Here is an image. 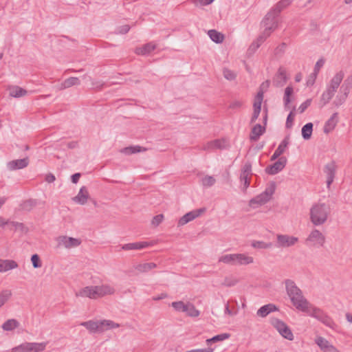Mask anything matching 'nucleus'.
I'll return each mask as SVG.
<instances>
[{
    "label": "nucleus",
    "instance_id": "a18cd8bd",
    "mask_svg": "<svg viewBox=\"0 0 352 352\" xmlns=\"http://www.w3.org/2000/svg\"><path fill=\"white\" fill-rule=\"evenodd\" d=\"M230 337L229 333H221L217 335L212 338H209L206 340V343L208 345H210L211 343L217 342L219 341H223L226 339H228Z\"/></svg>",
    "mask_w": 352,
    "mask_h": 352
},
{
    "label": "nucleus",
    "instance_id": "6e6552de",
    "mask_svg": "<svg viewBox=\"0 0 352 352\" xmlns=\"http://www.w3.org/2000/svg\"><path fill=\"white\" fill-rule=\"evenodd\" d=\"M278 16L270 10L262 21L261 23L263 28L272 32L274 31L278 26Z\"/></svg>",
    "mask_w": 352,
    "mask_h": 352
},
{
    "label": "nucleus",
    "instance_id": "f03ea898",
    "mask_svg": "<svg viewBox=\"0 0 352 352\" xmlns=\"http://www.w3.org/2000/svg\"><path fill=\"white\" fill-rule=\"evenodd\" d=\"M331 212L329 204L325 203H317L310 208V221L316 226L324 224Z\"/></svg>",
    "mask_w": 352,
    "mask_h": 352
},
{
    "label": "nucleus",
    "instance_id": "ea45409f",
    "mask_svg": "<svg viewBox=\"0 0 352 352\" xmlns=\"http://www.w3.org/2000/svg\"><path fill=\"white\" fill-rule=\"evenodd\" d=\"M313 131V124L311 122L307 123L302 128V136L305 140H309L311 137Z\"/></svg>",
    "mask_w": 352,
    "mask_h": 352
},
{
    "label": "nucleus",
    "instance_id": "c85d7f7f",
    "mask_svg": "<svg viewBox=\"0 0 352 352\" xmlns=\"http://www.w3.org/2000/svg\"><path fill=\"white\" fill-rule=\"evenodd\" d=\"M156 48V45L153 43H148L140 47L135 49V53L138 55H146L150 54Z\"/></svg>",
    "mask_w": 352,
    "mask_h": 352
},
{
    "label": "nucleus",
    "instance_id": "79ce46f5",
    "mask_svg": "<svg viewBox=\"0 0 352 352\" xmlns=\"http://www.w3.org/2000/svg\"><path fill=\"white\" fill-rule=\"evenodd\" d=\"M184 312L190 317H197L200 314L199 311L190 302L186 303V308Z\"/></svg>",
    "mask_w": 352,
    "mask_h": 352
},
{
    "label": "nucleus",
    "instance_id": "338daca9",
    "mask_svg": "<svg viewBox=\"0 0 352 352\" xmlns=\"http://www.w3.org/2000/svg\"><path fill=\"white\" fill-rule=\"evenodd\" d=\"M243 102L240 100H234L230 102L229 108L237 109L241 107Z\"/></svg>",
    "mask_w": 352,
    "mask_h": 352
},
{
    "label": "nucleus",
    "instance_id": "4d7b16f0",
    "mask_svg": "<svg viewBox=\"0 0 352 352\" xmlns=\"http://www.w3.org/2000/svg\"><path fill=\"white\" fill-rule=\"evenodd\" d=\"M31 262L34 268H39L42 266V263L38 254H34L31 256Z\"/></svg>",
    "mask_w": 352,
    "mask_h": 352
},
{
    "label": "nucleus",
    "instance_id": "bf43d9fd",
    "mask_svg": "<svg viewBox=\"0 0 352 352\" xmlns=\"http://www.w3.org/2000/svg\"><path fill=\"white\" fill-rule=\"evenodd\" d=\"M239 282V280L235 278L232 277H226L224 279L223 283H222L223 285L226 287H232L235 285Z\"/></svg>",
    "mask_w": 352,
    "mask_h": 352
},
{
    "label": "nucleus",
    "instance_id": "603ef678",
    "mask_svg": "<svg viewBox=\"0 0 352 352\" xmlns=\"http://www.w3.org/2000/svg\"><path fill=\"white\" fill-rule=\"evenodd\" d=\"M8 225L11 226V229L14 228L15 230H20L23 233L27 232V228L22 223L16 221H9V223Z\"/></svg>",
    "mask_w": 352,
    "mask_h": 352
},
{
    "label": "nucleus",
    "instance_id": "5701e85b",
    "mask_svg": "<svg viewBox=\"0 0 352 352\" xmlns=\"http://www.w3.org/2000/svg\"><path fill=\"white\" fill-rule=\"evenodd\" d=\"M352 79L349 78L344 81L340 89V92L342 94V95L339 98L340 101H345L349 94Z\"/></svg>",
    "mask_w": 352,
    "mask_h": 352
},
{
    "label": "nucleus",
    "instance_id": "72a5a7b5",
    "mask_svg": "<svg viewBox=\"0 0 352 352\" xmlns=\"http://www.w3.org/2000/svg\"><path fill=\"white\" fill-rule=\"evenodd\" d=\"M254 259L252 256H248L244 254H236L235 265H248L253 263Z\"/></svg>",
    "mask_w": 352,
    "mask_h": 352
},
{
    "label": "nucleus",
    "instance_id": "aec40b11",
    "mask_svg": "<svg viewBox=\"0 0 352 352\" xmlns=\"http://www.w3.org/2000/svg\"><path fill=\"white\" fill-rule=\"evenodd\" d=\"M287 82L286 72L284 69L280 67L278 73L273 79V84L275 87H279L283 86Z\"/></svg>",
    "mask_w": 352,
    "mask_h": 352
},
{
    "label": "nucleus",
    "instance_id": "20e7f679",
    "mask_svg": "<svg viewBox=\"0 0 352 352\" xmlns=\"http://www.w3.org/2000/svg\"><path fill=\"white\" fill-rule=\"evenodd\" d=\"M275 192V184L273 183L270 186L266 188L264 192L251 199L249 201V206L252 208H256L262 206L268 202Z\"/></svg>",
    "mask_w": 352,
    "mask_h": 352
},
{
    "label": "nucleus",
    "instance_id": "5fc2aeb1",
    "mask_svg": "<svg viewBox=\"0 0 352 352\" xmlns=\"http://www.w3.org/2000/svg\"><path fill=\"white\" fill-rule=\"evenodd\" d=\"M249 175H245L244 173H241L240 180L243 184L242 190L245 192L247 188L250 186V179L248 178Z\"/></svg>",
    "mask_w": 352,
    "mask_h": 352
},
{
    "label": "nucleus",
    "instance_id": "3c124183",
    "mask_svg": "<svg viewBox=\"0 0 352 352\" xmlns=\"http://www.w3.org/2000/svg\"><path fill=\"white\" fill-rule=\"evenodd\" d=\"M216 182V179L212 176L206 175L201 179V184L205 187H210Z\"/></svg>",
    "mask_w": 352,
    "mask_h": 352
},
{
    "label": "nucleus",
    "instance_id": "8fccbe9b",
    "mask_svg": "<svg viewBox=\"0 0 352 352\" xmlns=\"http://www.w3.org/2000/svg\"><path fill=\"white\" fill-rule=\"evenodd\" d=\"M315 342L322 351L330 344L327 340L321 336L316 338Z\"/></svg>",
    "mask_w": 352,
    "mask_h": 352
},
{
    "label": "nucleus",
    "instance_id": "39448f33",
    "mask_svg": "<svg viewBox=\"0 0 352 352\" xmlns=\"http://www.w3.org/2000/svg\"><path fill=\"white\" fill-rule=\"evenodd\" d=\"M47 342H24L12 349V352H42Z\"/></svg>",
    "mask_w": 352,
    "mask_h": 352
},
{
    "label": "nucleus",
    "instance_id": "cd10ccee",
    "mask_svg": "<svg viewBox=\"0 0 352 352\" xmlns=\"http://www.w3.org/2000/svg\"><path fill=\"white\" fill-rule=\"evenodd\" d=\"M80 325L85 327L91 333H99V320L82 322Z\"/></svg>",
    "mask_w": 352,
    "mask_h": 352
},
{
    "label": "nucleus",
    "instance_id": "6e6d98bb",
    "mask_svg": "<svg viewBox=\"0 0 352 352\" xmlns=\"http://www.w3.org/2000/svg\"><path fill=\"white\" fill-rule=\"evenodd\" d=\"M223 75L224 78L228 80H233L236 78V74L233 71H232L228 68L223 69Z\"/></svg>",
    "mask_w": 352,
    "mask_h": 352
},
{
    "label": "nucleus",
    "instance_id": "2eb2a0df",
    "mask_svg": "<svg viewBox=\"0 0 352 352\" xmlns=\"http://www.w3.org/2000/svg\"><path fill=\"white\" fill-rule=\"evenodd\" d=\"M344 76V74L342 71H340L339 72L336 73L330 80L329 85L327 86V89H329L333 93H336L338 88L340 85Z\"/></svg>",
    "mask_w": 352,
    "mask_h": 352
},
{
    "label": "nucleus",
    "instance_id": "4c0bfd02",
    "mask_svg": "<svg viewBox=\"0 0 352 352\" xmlns=\"http://www.w3.org/2000/svg\"><path fill=\"white\" fill-rule=\"evenodd\" d=\"M19 325V322L15 319H9L6 320L2 325V329L4 331H12Z\"/></svg>",
    "mask_w": 352,
    "mask_h": 352
},
{
    "label": "nucleus",
    "instance_id": "dca6fc26",
    "mask_svg": "<svg viewBox=\"0 0 352 352\" xmlns=\"http://www.w3.org/2000/svg\"><path fill=\"white\" fill-rule=\"evenodd\" d=\"M94 289L96 298H101L107 295H111L115 292V289L109 285L94 286Z\"/></svg>",
    "mask_w": 352,
    "mask_h": 352
},
{
    "label": "nucleus",
    "instance_id": "37998d69",
    "mask_svg": "<svg viewBox=\"0 0 352 352\" xmlns=\"http://www.w3.org/2000/svg\"><path fill=\"white\" fill-rule=\"evenodd\" d=\"M335 93L327 89L321 96L320 102H322V107L327 104L333 97Z\"/></svg>",
    "mask_w": 352,
    "mask_h": 352
},
{
    "label": "nucleus",
    "instance_id": "a19ab883",
    "mask_svg": "<svg viewBox=\"0 0 352 352\" xmlns=\"http://www.w3.org/2000/svg\"><path fill=\"white\" fill-rule=\"evenodd\" d=\"M236 257V254H230L223 255L221 257H219V262L235 265Z\"/></svg>",
    "mask_w": 352,
    "mask_h": 352
},
{
    "label": "nucleus",
    "instance_id": "f704fd0d",
    "mask_svg": "<svg viewBox=\"0 0 352 352\" xmlns=\"http://www.w3.org/2000/svg\"><path fill=\"white\" fill-rule=\"evenodd\" d=\"M147 149L140 146H131L125 147L121 150V152L125 155H131L133 153L146 151Z\"/></svg>",
    "mask_w": 352,
    "mask_h": 352
},
{
    "label": "nucleus",
    "instance_id": "0e129e2a",
    "mask_svg": "<svg viewBox=\"0 0 352 352\" xmlns=\"http://www.w3.org/2000/svg\"><path fill=\"white\" fill-rule=\"evenodd\" d=\"M163 219L164 215L162 214H157L153 218L151 223L156 227L162 222Z\"/></svg>",
    "mask_w": 352,
    "mask_h": 352
},
{
    "label": "nucleus",
    "instance_id": "f8f14e48",
    "mask_svg": "<svg viewBox=\"0 0 352 352\" xmlns=\"http://www.w3.org/2000/svg\"><path fill=\"white\" fill-rule=\"evenodd\" d=\"M287 164V159L285 157H280L273 164L268 166L265 168V172L269 175H276L282 170Z\"/></svg>",
    "mask_w": 352,
    "mask_h": 352
},
{
    "label": "nucleus",
    "instance_id": "b1692460",
    "mask_svg": "<svg viewBox=\"0 0 352 352\" xmlns=\"http://www.w3.org/2000/svg\"><path fill=\"white\" fill-rule=\"evenodd\" d=\"M119 327H120L119 324L115 323L112 320H99V333H102L107 330L115 329V328H117Z\"/></svg>",
    "mask_w": 352,
    "mask_h": 352
},
{
    "label": "nucleus",
    "instance_id": "13d9d810",
    "mask_svg": "<svg viewBox=\"0 0 352 352\" xmlns=\"http://www.w3.org/2000/svg\"><path fill=\"white\" fill-rule=\"evenodd\" d=\"M252 245L255 248H259V249H267L270 248L272 246V243H265L263 241H254L252 244Z\"/></svg>",
    "mask_w": 352,
    "mask_h": 352
},
{
    "label": "nucleus",
    "instance_id": "bb28decb",
    "mask_svg": "<svg viewBox=\"0 0 352 352\" xmlns=\"http://www.w3.org/2000/svg\"><path fill=\"white\" fill-rule=\"evenodd\" d=\"M146 241L126 243L122 246L123 250H142L149 246Z\"/></svg>",
    "mask_w": 352,
    "mask_h": 352
},
{
    "label": "nucleus",
    "instance_id": "de8ad7c7",
    "mask_svg": "<svg viewBox=\"0 0 352 352\" xmlns=\"http://www.w3.org/2000/svg\"><path fill=\"white\" fill-rule=\"evenodd\" d=\"M12 292L9 289L3 290L0 293V307H1L11 297Z\"/></svg>",
    "mask_w": 352,
    "mask_h": 352
},
{
    "label": "nucleus",
    "instance_id": "7c9ffc66",
    "mask_svg": "<svg viewBox=\"0 0 352 352\" xmlns=\"http://www.w3.org/2000/svg\"><path fill=\"white\" fill-rule=\"evenodd\" d=\"M80 81L77 77H70L65 79L60 85V89H65L72 86L79 85Z\"/></svg>",
    "mask_w": 352,
    "mask_h": 352
},
{
    "label": "nucleus",
    "instance_id": "f3484780",
    "mask_svg": "<svg viewBox=\"0 0 352 352\" xmlns=\"http://www.w3.org/2000/svg\"><path fill=\"white\" fill-rule=\"evenodd\" d=\"M226 147V143L223 140H214L207 142L203 146L204 151H213L216 149H223Z\"/></svg>",
    "mask_w": 352,
    "mask_h": 352
},
{
    "label": "nucleus",
    "instance_id": "9b49d317",
    "mask_svg": "<svg viewBox=\"0 0 352 352\" xmlns=\"http://www.w3.org/2000/svg\"><path fill=\"white\" fill-rule=\"evenodd\" d=\"M336 165L335 162L331 161L327 163L323 168V171L327 176V186L329 188L331 184L333 183L336 172Z\"/></svg>",
    "mask_w": 352,
    "mask_h": 352
},
{
    "label": "nucleus",
    "instance_id": "6ab92c4d",
    "mask_svg": "<svg viewBox=\"0 0 352 352\" xmlns=\"http://www.w3.org/2000/svg\"><path fill=\"white\" fill-rule=\"evenodd\" d=\"M89 197V192L85 186L80 188L78 195L72 198V200L78 204L84 205L87 203Z\"/></svg>",
    "mask_w": 352,
    "mask_h": 352
},
{
    "label": "nucleus",
    "instance_id": "4be33fe9",
    "mask_svg": "<svg viewBox=\"0 0 352 352\" xmlns=\"http://www.w3.org/2000/svg\"><path fill=\"white\" fill-rule=\"evenodd\" d=\"M278 308L273 304H267L259 308L256 312V315L261 318L266 317L270 313L277 311Z\"/></svg>",
    "mask_w": 352,
    "mask_h": 352
},
{
    "label": "nucleus",
    "instance_id": "9d476101",
    "mask_svg": "<svg viewBox=\"0 0 352 352\" xmlns=\"http://www.w3.org/2000/svg\"><path fill=\"white\" fill-rule=\"evenodd\" d=\"M58 248L64 247L69 249L75 248L80 244V241L78 239L69 237L67 236H60L57 238Z\"/></svg>",
    "mask_w": 352,
    "mask_h": 352
},
{
    "label": "nucleus",
    "instance_id": "393cba45",
    "mask_svg": "<svg viewBox=\"0 0 352 352\" xmlns=\"http://www.w3.org/2000/svg\"><path fill=\"white\" fill-rule=\"evenodd\" d=\"M265 127L262 126L260 124H256L251 131L250 139L251 141H257L260 136L265 132Z\"/></svg>",
    "mask_w": 352,
    "mask_h": 352
},
{
    "label": "nucleus",
    "instance_id": "ddd939ff",
    "mask_svg": "<svg viewBox=\"0 0 352 352\" xmlns=\"http://www.w3.org/2000/svg\"><path fill=\"white\" fill-rule=\"evenodd\" d=\"M278 247L288 248L295 245L298 239L296 236L287 234H278L276 236Z\"/></svg>",
    "mask_w": 352,
    "mask_h": 352
},
{
    "label": "nucleus",
    "instance_id": "473e14b6",
    "mask_svg": "<svg viewBox=\"0 0 352 352\" xmlns=\"http://www.w3.org/2000/svg\"><path fill=\"white\" fill-rule=\"evenodd\" d=\"M208 34L209 37L210 38V39L216 43H223V41H224V38H225V36L222 33H221L215 30H210L208 32Z\"/></svg>",
    "mask_w": 352,
    "mask_h": 352
},
{
    "label": "nucleus",
    "instance_id": "2f4dec72",
    "mask_svg": "<svg viewBox=\"0 0 352 352\" xmlns=\"http://www.w3.org/2000/svg\"><path fill=\"white\" fill-rule=\"evenodd\" d=\"M9 94L14 98H19L27 94V91L18 86H12L9 87Z\"/></svg>",
    "mask_w": 352,
    "mask_h": 352
},
{
    "label": "nucleus",
    "instance_id": "4468645a",
    "mask_svg": "<svg viewBox=\"0 0 352 352\" xmlns=\"http://www.w3.org/2000/svg\"><path fill=\"white\" fill-rule=\"evenodd\" d=\"M30 163V160L28 157L19 159V160H14L10 161L7 163V168L9 170L13 171L16 170H19L24 168L28 166Z\"/></svg>",
    "mask_w": 352,
    "mask_h": 352
},
{
    "label": "nucleus",
    "instance_id": "0eeeda50",
    "mask_svg": "<svg viewBox=\"0 0 352 352\" xmlns=\"http://www.w3.org/2000/svg\"><path fill=\"white\" fill-rule=\"evenodd\" d=\"M324 242V235L317 229L313 230L306 239V243L312 246H322Z\"/></svg>",
    "mask_w": 352,
    "mask_h": 352
},
{
    "label": "nucleus",
    "instance_id": "1a4fd4ad",
    "mask_svg": "<svg viewBox=\"0 0 352 352\" xmlns=\"http://www.w3.org/2000/svg\"><path fill=\"white\" fill-rule=\"evenodd\" d=\"M206 211L205 208H199L187 212L178 221V226H183L188 222L201 216Z\"/></svg>",
    "mask_w": 352,
    "mask_h": 352
},
{
    "label": "nucleus",
    "instance_id": "052dcab7",
    "mask_svg": "<svg viewBox=\"0 0 352 352\" xmlns=\"http://www.w3.org/2000/svg\"><path fill=\"white\" fill-rule=\"evenodd\" d=\"M214 0H190L195 6H207L212 3Z\"/></svg>",
    "mask_w": 352,
    "mask_h": 352
},
{
    "label": "nucleus",
    "instance_id": "f257e3e1",
    "mask_svg": "<svg viewBox=\"0 0 352 352\" xmlns=\"http://www.w3.org/2000/svg\"><path fill=\"white\" fill-rule=\"evenodd\" d=\"M285 289L292 305L301 311L309 302L303 296L301 289L290 279L285 280Z\"/></svg>",
    "mask_w": 352,
    "mask_h": 352
},
{
    "label": "nucleus",
    "instance_id": "49530a36",
    "mask_svg": "<svg viewBox=\"0 0 352 352\" xmlns=\"http://www.w3.org/2000/svg\"><path fill=\"white\" fill-rule=\"evenodd\" d=\"M263 99V92L261 91L258 92L257 95L254 98V102L253 104L254 109L261 111V104Z\"/></svg>",
    "mask_w": 352,
    "mask_h": 352
},
{
    "label": "nucleus",
    "instance_id": "09e8293b",
    "mask_svg": "<svg viewBox=\"0 0 352 352\" xmlns=\"http://www.w3.org/2000/svg\"><path fill=\"white\" fill-rule=\"evenodd\" d=\"M292 94H293L292 87H290V86L287 87L285 88V94H284V97H283V100H284V104H285V107H287L288 106V104L290 103V102H291L290 97L292 95Z\"/></svg>",
    "mask_w": 352,
    "mask_h": 352
},
{
    "label": "nucleus",
    "instance_id": "e433bc0d",
    "mask_svg": "<svg viewBox=\"0 0 352 352\" xmlns=\"http://www.w3.org/2000/svg\"><path fill=\"white\" fill-rule=\"evenodd\" d=\"M156 267L157 265L154 263H145L138 264V265L135 266V268L139 272L144 273L148 272V271L151 270L153 268H155Z\"/></svg>",
    "mask_w": 352,
    "mask_h": 352
},
{
    "label": "nucleus",
    "instance_id": "a211bd4d",
    "mask_svg": "<svg viewBox=\"0 0 352 352\" xmlns=\"http://www.w3.org/2000/svg\"><path fill=\"white\" fill-rule=\"evenodd\" d=\"M76 297L89 298L96 299L94 286H87L83 287L75 293Z\"/></svg>",
    "mask_w": 352,
    "mask_h": 352
},
{
    "label": "nucleus",
    "instance_id": "c756f323",
    "mask_svg": "<svg viewBox=\"0 0 352 352\" xmlns=\"http://www.w3.org/2000/svg\"><path fill=\"white\" fill-rule=\"evenodd\" d=\"M337 122H338V113H334L331 116V118L326 122L324 127V132L326 133H329L331 131H332L335 128Z\"/></svg>",
    "mask_w": 352,
    "mask_h": 352
},
{
    "label": "nucleus",
    "instance_id": "423d86ee",
    "mask_svg": "<svg viewBox=\"0 0 352 352\" xmlns=\"http://www.w3.org/2000/svg\"><path fill=\"white\" fill-rule=\"evenodd\" d=\"M271 323L283 338L289 340H293L294 335L290 328L283 321L278 318H274Z\"/></svg>",
    "mask_w": 352,
    "mask_h": 352
},
{
    "label": "nucleus",
    "instance_id": "69168bd1",
    "mask_svg": "<svg viewBox=\"0 0 352 352\" xmlns=\"http://www.w3.org/2000/svg\"><path fill=\"white\" fill-rule=\"evenodd\" d=\"M294 117V115L293 113V111H291L287 118V120H286V127L287 128L289 129L292 126Z\"/></svg>",
    "mask_w": 352,
    "mask_h": 352
},
{
    "label": "nucleus",
    "instance_id": "c9c22d12",
    "mask_svg": "<svg viewBox=\"0 0 352 352\" xmlns=\"http://www.w3.org/2000/svg\"><path fill=\"white\" fill-rule=\"evenodd\" d=\"M292 0H281L270 10L275 13V14L278 15L284 8L292 3Z\"/></svg>",
    "mask_w": 352,
    "mask_h": 352
},
{
    "label": "nucleus",
    "instance_id": "680f3d73",
    "mask_svg": "<svg viewBox=\"0 0 352 352\" xmlns=\"http://www.w3.org/2000/svg\"><path fill=\"white\" fill-rule=\"evenodd\" d=\"M312 100L311 98L306 100L302 102L298 108L300 113H302L311 104Z\"/></svg>",
    "mask_w": 352,
    "mask_h": 352
},
{
    "label": "nucleus",
    "instance_id": "58836bf2",
    "mask_svg": "<svg viewBox=\"0 0 352 352\" xmlns=\"http://www.w3.org/2000/svg\"><path fill=\"white\" fill-rule=\"evenodd\" d=\"M82 78L85 80H87L91 82V88L100 90L101 89L103 86L104 85V82L100 80H96L95 79H93L91 76L85 74L82 76Z\"/></svg>",
    "mask_w": 352,
    "mask_h": 352
},
{
    "label": "nucleus",
    "instance_id": "7ed1b4c3",
    "mask_svg": "<svg viewBox=\"0 0 352 352\" xmlns=\"http://www.w3.org/2000/svg\"><path fill=\"white\" fill-rule=\"evenodd\" d=\"M301 311L306 313L311 317H313L327 327L333 328L335 325L334 322L323 310L319 307H315L311 303L309 302L308 305H306Z\"/></svg>",
    "mask_w": 352,
    "mask_h": 352
},
{
    "label": "nucleus",
    "instance_id": "774afa93",
    "mask_svg": "<svg viewBox=\"0 0 352 352\" xmlns=\"http://www.w3.org/2000/svg\"><path fill=\"white\" fill-rule=\"evenodd\" d=\"M252 171V166L250 163H246L241 170V173H244L245 175H249Z\"/></svg>",
    "mask_w": 352,
    "mask_h": 352
},
{
    "label": "nucleus",
    "instance_id": "864d4df0",
    "mask_svg": "<svg viewBox=\"0 0 352 352\" xmlns=\"http://www.w3.org/2000/svg\"><path fill=\"white\" fill-rule=\"evenodd\" d=\"M172 307L177 311L184 312L186 308V304L183 301L173 302Z\"/></svg>",
    "mask_w": 352,
    "mask_h": 352
},
{
    "label": "nucleus",
    "instance_id": "e2e57ef3",
    "mask_svg": "<svg viewBox=\"0 0 352 352\" xmlns=\"http://www.w3.org/2000/svg\"><path fill=\"white\" fill-rule=\"evenodd\" d=\"M286 43H282L274 50L275 56H281L285 51Z\"/></svg>",
    "mask_w": 352,
    "mask_h": 352
},
{
    "label": "nucleus",
    "instance_id": "a878e982",
    "mask_svg": "<svg viewBox=\"0 0 352 352\" xmlns=\"http://www.w3.org/2000/svg\"><path fill=\"white\" fill-rule=\"evenodd\" d=\"M17 267V263L13 260L0 259V272H6Z\"/></svg>",
    "mask_w": 352,
    "mask_h": 352
},
{
    "label": "nucleus",
    "instance_id": "412c9836",
    "mask_svg": "<svg viewBox=\"0 0 352 352\" xmlns=\"http://www.w3.org/2000/svg\"><path fill=\"white\" fill-rule=\"evenodd\" d=\"M289 142V136H286L284 140L280 142L278 148L274 151V154L271 157V161H274L279 157L285 150Z\"/></svg>",
    "mask_w": 352,
    "mask_h": 352
},
{
    "label": "nucleus",
    "instance_id": "c03bdc74",
    "mask_svg": "<svg viewBox=\"0 0 352 352\" xmlns=\"http://www.w3.org/2000/svg\"><path fill=\"white\" fill-rule=\"evenodd\" d=\"M335 93L327 89L321 96L320 102H322V107L327 104L333 97Z\"/></svg>",
    "mask_w": 352,
    "mask_h": 352
}]
</instances>
